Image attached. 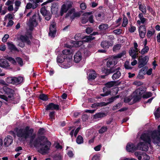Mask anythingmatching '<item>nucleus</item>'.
<instances>
[{"mask_svg": "<svg viewBox=\"0 0 160 160\" xmlns=\"http://www.w3.org/2000/svg\"><path fill=\"white\" fill-rule=\"evenodd\" d=\"M17 136L19 137L25 139L28 138L30 139V143L37 148L38 151L42 155L48 153L51 145L50 142L46 140H41L39 138L33 141L36 134L33 133V129H30L28 127L25 128L19 129L17 133Z\"/></svg>", "mask_w": 160, "mask_h": 160, "instance_id": "nucleus-1", "label": "nucleus"}, {"mask_svg": "<svg viewBox=\"0 0 160 160\" xmlns=\"http://www.w3.org/2000/svg\"><path fill=\"white\" fill-rule=\"evenodd\" d=\"M140 138L144 142V143L140 142L138 144L139 149L144 151H147L148 148V145H150L152 138L150 135L147 132L143 133L141 136Z\"/></svg>", "mask_w": 160, "mask_h": 160, "instance_id": "nucleus-2", "label": "nucleus"}, {"mask_svg": "<svg viewBox=\"0 0 160 160\" xmlns=\"http://www.w3.org/2000/svg\"><path fill=\"white\" fill-rule=\"evenodd\" d=\"M125 51H123L122 52L116 56H113L107 62V65L108 68L116 65L118 62V59L120 58L126 54Z\"/></svg>", "mask_w": 160, "mask_h": 160, "instance_id": "nucleus-3", "label": "nucleus"}, {"mask_svg": "<svg viewBox=\"0 0 160 160\" xmlns=\"http://www.w3.org/2000/svg\"><path fill=\"white\" fill-rule=\"evenodd\" d=\"M158 132L155 130L147 132L151 136L153 142L160 146V125L158 126Z\"/></svg>", "mask_w": 160, "mask_h": 160, "instance_id": "nucleus-4", "label": "nucleus"}, {"mask_svg": "<svg viewBox=\"0 0 160 160\" xmlns=\"http://www.w3.org/2000/svg\"><path fill=\"white\" fill-rule=\"evenodd\" d=\"M3 89L6 93L8 94H10V95H9L7 98L4 95H0V98L7 101L13 100L14 98L13 95L14 92V90L6 86L3 87Z\"/></svg>", "mask_w": 160, "mask_h": 160, "instance_id": "nucleus-5", "label": "nucleus"}, {"mask_svg": "<svg viewBox=\"0 0 160 160\" xmlns=\"http://www.w3.org/2000/svg\"><path fill=\"white\" fill-rule=\"evenodd\" d=\"M72 50L69 49H65L62 51V55L63 56H65V58H66L65 60L68 62V63L67 66L65 67L69 68L72 65Z\"/></svg>", "mask_w": 160, "mask_h": 160, "instance_id": "nucleus-6", "label": "nucleus"}, {"mask_svg": "<svg viewBox=\"0 0 160 160\" xmlns=\"http://www.w3.org/2000/svg\"><path fill=\"white\" fill-rule=\"evenodd\" d=\"M146 91V88H140L136 89L132 94L133 102H136L140 100L143 97V94Z\"/></svg>", "mask_w": 160, "mask_h": 160, "instance_id": "nucleus-7", "label": "nucleus"}, {"mask_svg": "<svg viewBox=\"0 0 160 160\" xmlns=\"http://www.w3.org/2000/svg\"><path fill=\"white\" fill-rule=\"evenodd\" d=\"M73 2L72 1L66 0L61 7L60 11V15L62 16L64 13H66L72 6Z\"/></svg>", "mask_w": 160, "mask_h": 160, "instance_id": "nucleus-8", "label": "nucleus"}, {"mask_svg": "<svg viewBox=\"0 0 160 160\" xmlns=\"http://www.w3.org/2000/svg\"><path fill=\"white\" fill-rule=\"evenodd\" d=\"M119 69V68L118 67L115 69H114V68H112L110 69H104L103 71L107 75L116 72L112 76L113 79L115 80L121 76V72L118 70Z\"/></svg>", "mask_w": 160, "mask_h": 160, "instance_id": "nucleus-9", "label": "nucleus"}, {"mask_svg": "<svg viewBox=\"0 0 160 160\" xmlns=\"http://www.w3.org/2000/svg\"><path fill=\"white\" fill-rule=\"evenodd\" d=\"M37 15L36 14L34 13L33 14L32 17L30 18L28 23V25L29 27V29L31 31L32 30L34 27H36L37 24V22H36Z\"/></svg>", "mask_w": 160, "mask_h": 160, "instance_id": "nucleus-10", "label": "nucleus"}, {"mask_svg": "<svg viewBox=\"0 0 160 160\" xmlns=\"http://www.w3.org/2000/svg\"><path fill=\"white\" fill-rule=\"evenodd\" d=\"M50 32L49 35L52 38L54 37L56 33V26L55 23L54 22H52L50 26Z\"/></svg>", "mask_w": 160, "mask_h": 160, "instance_id": "nucleus-11", "label": "nucleus"}, {"mask_svg": "<svg viewBox=\"0 0 160 160\" xmlns=\"http://www.w3.org/2000/svg\"><path fill=\"white\" fill-rule=\"evenodd\" d=\"M14 0H8L5 3V5L7 6L6 8L8 11L12 12L14 11V8L13 5Z\"/></svg>", "mask_w": 160, "mask_h": 160, "instance_id": "nucleus-12", "label": "nucleus"}, {"mask_svg": "<svg viewBox=\"0 0 160 160\" xmlns=\"http://www.w3.org/2000/svg\"><path fill=\"white\" fill-rule=\"evenodd\" d=\"M127 150L128 152H132L137 149H138V145L136 146L134 144L131 143H128L126 147Z\"/></svg>", "mask_w": 160, "mask_h": 160, "instance_id": "nucleus-13", "label": "nucleus"}, {"mask_svg": "<svg viewBox=\"0 0 160 160\" xmlns=\"http://www.w3.org/2000/svg\"><path fill=\"white\" fill-rule=\"evenodd\" d=\"M66 58H65V56H63L62 55V56H58L57 58V62L58 63H62L63 62L62 64L63 65V68H67L65 67L67 66V64L68 63V61H66L65 59H66Z\"/></svg>", "mask_w": 160, "mask_h": 160, "instance_id": "nucleus-14", "label": "nucleus"}, {"mask_svg": "<svg viewBox=\"0 0 160 160\" xmlns=\"http://www.w3.org/2000/svg\"><path fill=\"white\" fill-rule=\"evenodd\" d=\"M140 37L141 38H143L146 33V28L144 25L140 26L138 28Z\"/></svg>", "mask_w": 160, "mask_h": 160, "instance_id": "nucleus-15", "label": "nucleus"}, {"mask_svg": "<svg viewBox=\"0 0 160 160\" xmlns=\"http://www.w3.org/2000/svg\"><path fill=\"white\" fill-rule=\"evenodd\" d=\"M148 59L149 58L148 56H145L141 60H140V57H139V60H140V61L139 62L138 68H140L145 65L148 61Z\"/></svg>", "mask_w": 160, "mask_h": 160, "instance_id": "nucleus-16", "label": "nucleus"}, {"mask_svg": "<svg viewBox=\"0 0 160 160\" xmlns=\"http://www.w3.org/2000/svg\"><path fill=\"white\" fill-rule=\"evenodd\" d=\"M13 142V138L10 136H8L6 137L4 139V145L8 147Z\"/></svg>", "mask_w": 160, "mask_h": 160, "instance_id": "nucleus-17", "label": "nucleus"}, {"mask_svg": "<svg viewBox=\"0 0 160 160\" xmlns=\"http://www.w3.org/2000/svg\"><path fill=\"white\" fill-rule=\"evenodd\" d=\"M138 17L139 19L137 21V23L139 25H140L141 24H144L148 20L147 19L144 17L143 14L142 13H139Z\"/></svg>", "mask_w": 160, "mask_h": 160, "instance_id": "nucleus-18", "label": "nucleus"}, {"mask_svg": "<svg viewBox=\"0 0 160 160\" xmlns=\"http://www.w3.org/2000/svg\"><path fill=\"white\" fill-rule=\"evenodd\" d=\"M138 51V50L136 51V49H134L132 48H130L129 51V55L132 57V59H134L136 58L138 55L137 52Z\"/></svg>", "mask_w": 160, "mask_h": 160, "instance_id": "nucleus-19", "label": "nucleus"}, {"mask_svg": "<svg viewBox=\"0 0 160 160\" xmlns=\"http://www.w3.org/2000/svg\"><path fill=\"white\" fill-rule=\"evenodd\" d=\"M59 109V106L58 104H55L53 103H49L48 105L46 108V110H47Z\"/></svg>", "mask_w": 160, "mask_h": 160, "instance_id": "nucleus-20", "label": "nucleus"}, {"mask_svg": "<svg viewBox=\"0 0 160 160\" xmlns=\"http://www.w3.org/2000/svg\"><path fill=\"white\" fill-rule=\"evenodd\" d=\"M82 55L80 51H78L74 55V61L76 63L79 62L82 59Z\"/></svg>", "mask_w": 160, "mask_h": 160, "instance_id": "nucleus-21", "label": "nucleus"}, {"mask_svg": "<svg viewBox=\"0 0 160 160\" xmlns=\"http://www.w3.org/2000/svg\"><path fill=\"white\" fill-rule=\"evenodd\" d=\"M31 37V34H29L28 37L27 35H21L20 37V40L23 42H26L28 44H29L30 43V42L28 38H30Z\"/></svg>", "mask_w": 160, "mask_h": 160, "instance_id": "nucleus-22", "label": "nucleus"}, {"mask_svg": "<svg viewBox=\"0 0 160 160\" xmlns=\"http://www.w3.org/2000/svg\"><path fill=\"white\" fill-rule=\"evenodd\" d=\"M10 66L8 62L5 59L2 58L0 59V67L3 68H8Z\"/></svg>", "mask_w": 160, "mask_h": 160, "instance_id": "nucleus-23", "label": "nucleus"}, {"mask_svg": "<svg viewBox=\"0 0 160 160\" xmlns=\"http://www.w3.org/2000/svg\"><path fill=\"white\" fill-rule=\"evenodd\" d=\"M89 71L90 73L89 74L88 79L89 80L94 79L97 76V74L95 72L92 70H90Z\"/></svg>", "mask_w": 160, "mask_h": 160, "instance_id": "nucleus-24", "label": "nucleus"}, {"mask_svg": "<svg viewBox=\"0 0 160 160\" xmlns=\"http://www.w3.org/2000/svg\"><path fill=\"white\" fill-rule=\"evenodd\" d=\"M23 78L22 77H13V84L18 85L23 82Z\"/></svg>", "mask_w": 160, "mask_h": 160, "instance_id": "nucleus-25", "label": "nucleus"}, {"mask_svg": "<svg viewBox=\"0 0 160 160\" xmlns=\"http://www.w3.org/2000/svg\"><path fill=\"white\" fill-rule=\"evenodd\" d=\"M37 7V5L35 4L34 2L33 3H28L26 6L25 12L26 11L27 9H29L31 8L34 9Z\"/></svg>", "mask_w": 160, "mask_h": 160, "instance_id": "nucleus-26", "label": "nucleus"}, {"mask_svg": "<svg viewBox=\"0 0 160 160\" xmlns=\"http://www.w3.org/2000/svg\"><path fill=\"white\" fill-rule=\"evenodd\" d=\"M138 158L139 160H149L150 157L145 153H143L141 155L138 156Z\"/></svg>", "mask_w": 160, "mask_h": 160, "instance_id": "nucleus-27", "label": "nucleus"}, {"mask_svg": "<svg viewBox=\"0 0 160 160\" xmlns=\"http://www.w3.org/2000/svg\"><path fill=\"white\" fill-rule=\"evenodd\" d=\"M107 114L104 112H98L93 115V118L94 119H97L105 117Z\"/></svg>", "mask_w": 160, "mask_h": 160, "instance_id": "nucleus-28", "label": "nucleus"}, {"mask_svg": "<svg viewBox=\"0 0 160 160\" xmlns=\"http://www.w3.org/2000/svg\"><path fill=\"white\" fill-rule=\"evenodd\" d=\"M139 9L143 13L145 14L147 12L146 7L144 4H142L141 2H138Z\"/></svg>", "mask_w": 160, "mask_h": 160, "instance_id": "nucleus-29", "label": "nucleus"}, {"mask_svg": "<svg viewBox=\"0 0 160 160\" xmlns=\"http://www.w3.org/2000/svg\"><path fill=\"white\" fill-rule=\"evenodd\" d=\"M91 13L90 12H86L83 14V15L84 16L82 19L81 22L83 24H85L88 21V18L87 17H86L87 15H90Z\"/></svg>", "mask_w": 160, "mask_h": 160, "instance_id": "nucleus-30", "label": "nucleus"}, {"mask_svg": "<svg viewBox=\"0 0 160 160\" xmlns=\"http://www.w3.org/2000/svg\"><path fill=\"white\" fill-rule=\"evenodd\" d=\"M21 0H17L15 2V7L14 8V11L15 12L18 10L19 8L20 7L21 4Z\"/></svg>", "mask_w": 160, "mask_h": 160, "instance_id": "nucleus-31", "label": "nucleus"}, {"mask_svg": "<svg viewBox=\"0 0 160 160\" xmlns=\"http://www.w3.org/2000/svg\"><path fill=\"white\" fill-rule=\"evenodd\" d=\"M95 38L92 36V35H90L89 36H86L83 38V40H82L83 42H88L95 39Z\"/></svg>", "mask_w": 160, "mask_h": 160, "instance_id": "nucleus-32", "label": "nucleus"}, {"mask_svg": "<svg viewBox=\"0 0 160 160\" xmlns=\"http://www.w3.org/2000/svg\"><path fill=\"white\" fill-rule=\"evenodd\" d=\"M57 5L56 3H53L51 6V11L52 13H55L58 10Z\"/></svg>", "mask_w": 160, "mask_h": 160, "instance_id": "nucleus-33", "label": "nucleus"}, {"mask_svg": "<svg viewBox=\"0 0 160 160\" xmlns=\"http://www.w3.org/2000/svg\"><path fill=\"white\" fill-rule=\"evenodd\" d=\"M114 82L112 81L110 82L106 83L105 85V87H104L103 89V91L104 92L107 89V88H110L114 85Z\"/></svg>", "mask_w": 160, "mask_h": 160, "instance_id": "nucleus-34", "label": "nucleus"}, {"mask_svg": "<svg viewBox=\"0 0 160 160\" xmlns=\"http://www.w3.org/2000/svg\"><path fill=\"white\" fill-rule=\"evenodd\" d=\"M132 100V102L130 103V104H132L135 102L133 101V96H132L125 98L124 99V101L126 103H129L131 100Z\"/></svg>", "mask_w": 160, "mask_h": 160, "instance_id": "nucleus-35", "label": "nucleus"}, {"mask_svg": "<svg viewBox=\"0 0 160 160\" xmlns=\"http://www.w3.org/2000/svg\"><path fill=\"white\" fill-rule=\"evenodd\" d=\"M108 28V26L106 24H102L100 25L99 28L102 31H104L106 30Z\"/></svg>", "mask_w": 160, "mask_h": 160, "instance_id": "nucleus-36", "label": "nucleus"}, {"mask_svg": "<svg viewBox=\"0 0 160 160\" xmlns=\"http://www.w3.org/2000/svg\"><path fill=\"white\" fill-rule=\"evenodd\" d=\"M149 48L148 46H144V48L141 50L139 52L141 54H144L147 53L149 50Z\"/></svg>", "mask_w": 160, "mask_h": 160, "instance_id": "nucleus-37", "label": "nucleus"}, {"mask_svg": "<svg viewBox=\"0 0 160 160\" xmlns=\"http://www.w3.org/2000/svg\"><path fill=\"white\" fill-rule=\"evenodd\" d=\"M101 45L102 48L105 49L108 48L109 47V43L108 42L106 41L102 42Z\"/></svg>", "mask_w": 160, "mask_h": 160, "instance_id": "nucleus-38", "label": "nucleus"}, {"mask_svg": "<svg viewBox=\"0 0 160 160\" xmlns=\"http://www.w3.org/2000/svg\"><path fill=\"white\" fill-rule=\"evenodd\" d=\"M75 12V9L74 8H72L68 11V12L66 14V17L67 18L69 16L71 18V16L72 14L73 15L74 12Z\"/></svg>", "mask_w": 160, "mask_h": 160, "instance_id": "nucleus-39", "label": "nucleus"}, {"mask_svg": "<svg viewBox=\"0 0 160 160\" xmlns=\"http://www.w3.org/2000/svg\"><path fill=\"white\" fill-rule=\"evenodd\" d=\"M74 45L75 47H79L83 43L82 41H74L73 42Z\"/></svg>", "mask_w": 160, "mask_h": 160, "instance_id": "nucleus-40", "label": "nucleus"}, {"mask_svg": "<svg viewBox=\"0 0 160 160\" xmlns=\"http://www.w3.org/2000/svg\"><path fill=\"white\" fill-rule=\"evenodd\" d=\"M76 142L78 144H81L83 143V138L81 136H78L77 138Z\"/></svg>", "mask_w": 160, "mask_h": 160, "instance_id": "nucleus-41", "label": "nucleus"}, {"mask_svg": "<svg viewBox=\"0 0 160 160\" xmlns=\"http://www.w3.org/2000/svg\"><path fill=\"white\" fill-rule=\"evenodd\" d=\"M9 49L11 50L17 51V49L16 47L12 43H8Z\"/></svg>", "mask_w": 160, "mask_h": 160, "instance_id": "nucleus-42", "label": "nucleus"}, {"mask_svg": "<svg viewBox=\"0 0 160 160\" xmlns=\"http://www.w3.org/2000/svg\"><path fill=\"white\" fill-rule=\"evenodd\" d=\"M16 62L21 66L24 64L22 59L20 57H17L16 58Z\"/></svg>", "mask_w": 160, "mask_h": 160, "instance_id": "nucleus-43", "label": "nucleus"}, {"mask_svg": "<svg viewBox=\"0 0 160 160\" xmlns=\"http://www.w3.org/2000/svg\"><path fill=\"white\" fill-rule=\"evenodd\" d=\"M148 69V68L147 66H145L143 67L140 70V72L142 74L145 75L146 74L147 71Z\"/></svg>", "mask_w": 160, "mask_h": 160, "instance_id": "nucleus-44", "label": "nucleus"}, {"mask_svg": "<svg viewBox=\"0 0 160 160\" xmlns=\"http://www.w3.org/2000/svg\"><path fill=\"white\" fill-rule=\"evenodd\" d=\"M6 81L8 83L13 84V77H8L6 79Z\"/></svg>", "mask_w": 160, "mask_h": 160, "instance_id": "nucleus-45", "label": "nucleus"}, {"mask_svg": "<svg viewBox=\"0 0 160 160\" xmlns=\"http://www.w3.org/2000/svg\"><path fill=\"white\" fill-rule=\"evenodd\" d=\"M154 114L156 118L160 117V108H158L156 111L154 112Z\"/></svg>", "mask_w": 160, "mask_h": 160, "instance_id": "nucleus-46", "label": "nucleus"}, {"mask_svg": "<svg viewBox=\"0 0 160 160\" xmlns=\"http://www.w3.org/2000/svg\"><path fill=\"white\" fill-rule=\"evenodd\" d=\"M152 95V93L150 92H148L143 94V98H147L151 97Z\"/></svg>", "mask_w": 160, "mask_h": 160, "instance_id": "nucleus-47", "label": "nucleus"}, {"mask_svg": "<svg viewBox=\"0 0 160 160\" xmlns=\"http://www.w3.org/2000/svg\"><path fill=\"white\" fill-rule=\"evenodd\" d=\"M108 129L107 126H104L102 127L99 131V132L100 133H103L107 131Z\"/></svg>", "mask_w": 160, "mask_h": 160, "instance_id": "nucleus-48", "label": "nucleus"}, {"mask_svg": "<svg viewBox=\"0 0 160 160\" xmlns=\"http://www.w3.org/2000/svg\"><path fill=\"white\" fill-rule=\"evenodd\" d=\"M121 47V44H117L113 46V50L114 51L116 52L117 51L120 49Z\"/></svg>", "mask_w": 160, "mask_h": 160, "instance_id": "nucleus-49", "label": "nucleus"}, {"mask_svg": "<svg viewBox=\"0 0 160 160\" xmlns=\"http://www.w3.org/2000/svg\"><path fill=\"white\" fill-rule=\"evenodd\" d=\"M39 98L43 101H47L48 99L47 96L44 94L40 95Z\"/></svg>", "mask_w": 160, "mask_h": 160, "instance_id": "nucleus-50", "label": "nucleus"}, {"mask_svg": "<svg viewBox=\"0 0 160 160\" xmlns=\"http://www.w3.org/2000/svg\"><path fill=\"white\" fill-rule=\"evenodd\" d=\"M128 22V20L127 18L126 17H124L123 18V22L122 24V26L123 27H125Z\"/></svg>", "mask_w": 160, "mask_h": 160, "instance_id": "nucleus-51", "label": "nucleus"}, {"mask_svg": "<svg viewBox=\"0 0 160 160\" xmlns=\"http://www.w3.org/2000/svg\"><path fill=\"white\" fill-rule=\"evenodd\" d=\"M40 12L43 16L46 15L48 13L45 7H43L41 9Z\"/></svg>", "mask_w": 160, "mask_h": 160, "instance_id": "nucleus-52", "label": "nucleus"}, {"mask_svg": "<svg viewBox=\"0 0 160 160\" xmlns=\"http://www.w3.org/2000/svg\"><path fill=\"white\" fill-rule=\"evenodd\" d=\"M12 14L10 13H8L4 17V20H6L7 19H11L13 18Z\"/></svg>", "mask_w": 160, "mask_h": 160, "instance_id": "nucleus-53", "label": "nucleus"}, {"mask_svg": "<svg viewBox=\"0 0 160 160\" xmlns=\"http://www.w3.org/2000/svg\"><path fill=\"white\" fill-rule=\"evenodd\" d=\"M118 98V96H117L114 97H112L111 98H110L108 100V102L107 103H108V104H109V103L112 102L116 98Z\"/></svg>", "mask_w": 160, "mask_h": 160, "instance_id": "nucleus-54", "label": "nucleus"}, {"mask_svg": "<svg viewBox=\"0 0 160 160\" xmlns=\"http://www.w3.org/2000/svg\"><path fill=\"white\" fill-rule=\"evenodd\" d=\"M122 104L121 103H118L113 106L112 109L113 110H116L121 107Z\"/></svg>", "mask_w": 160, "mask_h": 160, "instance_id": "nucleus-55", "label": "nucleus"}, {"mask_svg": "<svg viewBox=\"0 0 160 160\" xmlns=\"http://www.w3.org/2000/svg\"><path fill=\"white\" fill-rule=\"evenodd\" d=\"M124 66L125 68L127 69H131L132 68L129 64V63L128 61H127L125 62L124 64Z\"/></svg>", "mask_w": 160, "mask_h": 160, "instance_id": "nucleus-56", "label": "nucleus"}, {"mask_svg": "<svg viewBox=\"0 0 160 160\" xmlns=\"http://www.w3.org/2000/svg\"><path fill=\"white\" fill-rule=\"evenodd\" d=\"M80 13L78 12H74L73 15L71 16V19H73L75 17H79L80 16Z\"/></svg>", "mask_w": 160, "mask_h": 160, "instance_id": "nucleus-57", "label": "nucleus"}, {"mask_svg": "<svg viewBox=\"0 0 160 160\" xmlns=\"http://www.w3.org/2000/svg\"><path fill=\"white\" fill-rule=\"evenodd\" d=\"M75 39L76 40H79L81 39H83V38L81 37V35L80 33L76 34L74 37Z\"/></svg>", "mask_w": 160, "mask_h": 160, "instance_id": "nucleus-58", "label": "nucleus"}, {"mask_svg": "<svg viewBox=\"0 0 160 160\" xmlns=\"http://www.w3.org/2000/svg\"><path fill=\"white\" fill-rule=\"evenodd\" d=\"M155 32L154 31L152 32L150 30H148L147 33V36L148 38H150L153 34H154Z\"/></svg>", "mask_w": 160, "mask_h": 160, "instance_id": "nucleus-59", "label": "nucleus"}, {"mask_svg": "<svg viewBox=\"0 0 160 160\" xmlns=\"http://www.w3.org/2000/svg\"><path fill=\"white\" fill-rule=\"evenodd\" d=\"M80 7L81 9L82 10H85L86 9L87 6L85 3H82L80 5Z\"/></svg>", "mask_w": 160, "mask_h": 160, "instance_id": "nucleus-60", "label": "nucleus"}, {"mask_svg": "<svg viewBox=\"0 0 160 160\" xmlns=\"http://www.w3.org/2000/svg\"><path fill=\"white\" fill-rule=\"evenodd\" d=\"M136 28V27L134 26H131L130 27L129 29V32H134Z\"/></svg>", "mask_w": 160, "mask_h": 160, "instance_id": "nucleus-61", "label": "nucleus"}, {"mask_svg": "<svg viewBox=\"0 0 160 160\" xmlns=\"http://www.w3.org/2000/svg\"><path fill=\"white\" fill-rule=\"evenodd\" d=\"M133 84L137 85V86H140L142 84V83L139 81H135L133 83Z\"/></svg>", "mask_w": 160, "mask_h": 160, "instance_id": "nucleus-62", "label": "nucleus"}, {"mask_svg": "<svg viewBox=\"0 0 160 160\" xmlns=\"http://www.w3.org/2000/svg\"><path fill=\"white\" fill-rule=\"evenodd\" d=\"M113 32L117 34H119L122 33V30L121 29H116L113 31Z\"/></svg>", "mask_w": 160, "mask_h": 160, "instance_id": "nucleus-63", "label": "nucleus"}, {"mask_svg": "<svg viewBox=\"0 0 160 160\" xmlns=\"http://www.w3.org/2000/svg\"><path fill=\"white\" fill-rule=\"evenodd\" d=\"M13 22L12 20H10L6 26L7 27H11L13 24Z\"/></svg>", "mask_w": 160, "mask_h": 160, "instance_id": "nucleus-64", "label": "nucleus"}]
</instances>
